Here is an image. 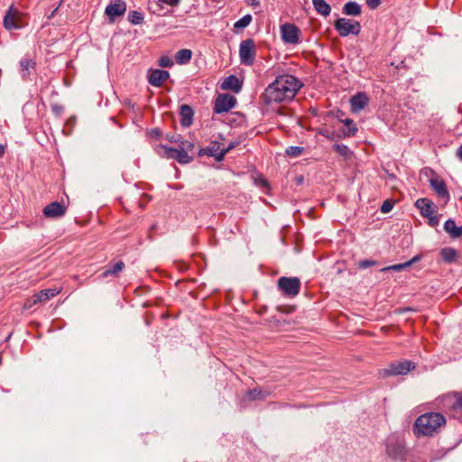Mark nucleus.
Returning <instances> with one entry per match:
<instances>
[{"mask_svg": "<svg viewBox=\"0 0 462 462\" xmlns=\"http://www.w3.org/2000/svg\"><path fill=\"white\" fill-rule=\"evenodd\" d=\"M304 152V148L301 146H289L285 153L290 157H299Z\"/></svg>", "mask_w": 462, "mask_h": 462, "instance_id": "nucleus-38", "label": "nucleus"}, {"mask_svg": "<svg viewBox=\"0 0 462 462\" xmlns=\"http://www.w3.org/2000/svg\"><path fill=\"white\" fill-rule=\"evenodd\" d=\"M269 395V393L261 389H252L246 392V398L249 401L263 400Z\"/></svg>", "mask_w": 462, "mask_h": 462, "instance_id": "nucleus-30", "label": "nucleus"}, {"mask_svg": "<svg viewBox=\"0 0 462 462\" xmlns=\"http://www.w3.org/2000/svg\"><path fill=\"white\" fill-rule=\"evenodd\" d=\"M5 146L0 144V158L3 157V155L5 154Z\"/></svg>", "mask_w": 462, "mask_h": 462, "instance_id": "nucleus-46", "label": "nucleus"}, {"mask_svg": "<svg viewBox=\"0 0 462 462\" xmlns=\"http://www.w3.org/2000/svg\"><path fill=\"white\" fill-rule=\"evenodd\" d=\"M334 25L335 29L342 37H346L349 34L357 35L361 31V25L359 22L346 18H338L335 22Z\"/></svg>", "mask_w": 462, "mask_h": 462, "instance_id": "nucleus-8", "label": "nucleus"}, {"mask_svg": "<svg viewBox=\"0 0 462 462\" xmlns=\"http://www.w3.org/2000/svg\"><path fill=\"white\" fill-rule=\"evenodd\" d=\"M243 82L234 75L226 77L221 84V88L232 90L234 93H239L242 89Z\"/></svg>", "mask_w": 462, "mask_h": 462, "instance_id": "nucleus-18", "label": "nucleus"}, {"mask_svg": "<svg viewBox=\"0 0 462 462\" xmlns=\"http://www.w3.org/2000/svg\"><path fill=\"white\" fill-rule=\"evenodd\" d=\"M281 38L285 44L297 45L300 43V30L291 23L280 26Z\"/></svg>", "mask_w": 462, "mask_h": 462, "instance_id": "nucleus-9", "label": "nucleus"}, {"mask_svg": "<svg viewBox=\"0 0 462 462\" xmlns=\"http://www.w3.org/2000/svg\"><path fill=\"white\" fill-rule=\"evenodd\" d=\"M239 58L241 64L252 66L256 58V46L253 39L242 41L239 45Z\"/></svg>", "mask_w": 462, "mask_h": 462, "instance_id": "nucleus-5", "label": "nucleus"}, {"mask_svg": "<svg viewBox=\"0 0 462 462\" xmlns=\"http://www.w3.org/2000/svg\"><path fill=\"white\" fill-rule=\"evenodd\" d=\"M393 208V203L391 200H384L380 208L382 213H389Z\"/></svg>", "mask_w": 462, "mask_h": 462, "instance_id": "nucleus-41", "label": "nucleus"}, {"mask_svg": "<svg viewBox=\"0 0 462 462\" xmlns=\"http://www.w3.org/2000/svg\"><path fill=\"white\" fill-rule=\"evenodd\" d=\"M252 22V16L250 14H246L236 21L234 24L236 29H243L250 24Z\"/></svg>", "mask_w": 462, "mask_h": 462, "instance_id": "nucleus-37", "label": "nucleus"}, {"mask_svg": "<svg viewBox=\"0 0 462 462\" xmlns=\"http://www.w3.org/2000/svg\"><path fill=\"white\" fill-rule=\"evenodd\" d=\"M346 126V130H343L344 136H354L357 132V127L352 119L346 118L342 121Z\"/></svg>", "mask_w": 462, "mask_h": 462, "instance_id": "nucleus-31", "label": "nucleus"}, {"mask_svg": "<svg viewBox=\"0 0 462 462\" xmlns=\"http://www.w3.org/2000/svg\"><path fill=\"white\" fill-rule=\"evenodd\" d=\"M126 11V4L123 0H115L106 7L105 14L113 23L117 16L123 15Z\"/></svg>", "mask_w": 462, "mask_h": 462, "instance_id": "nucleus-13", "label": "nucleus"}, {"mask_svg": "<svg viewBox=\"0 0 462 462\" xmlns=\"http://www.w3.org/2000/svg\"><path fill=\"white\" fill-rule=\"evenodd\" d=\"M35 61L32 59L25 57L20 61V74L23 79H27L31 72L35 69Z\"/></svg>", "mask_w": 462, "mask_h": 462, "instance_id": "nucleus-22", "label": "nucleus"}, {"mask_svg": "<svg viewBox=\"0 0 462 462\" xmlns=\"http://www.w3.org/2000/svg\"><path fill=\"white\" fill-rule=\"evenodd\" d=\"M277 286L283 295L293 298L300 292V281L297 277H281Z\"/></svg>", "mask_w": 462, "mask_h": 462, "instance_id": "nucleus-7", "label": "nucleus"}, {"mask_svg": "<svg viewBox=\"0 0 462 462\" xmlns=\"http://www.w3.org/2000/svg\"><path fill=\"white\" fill-rule=\"evenodd\" d=\"M300 88L301 83L295 77L288 74L282 75L267 86L263 99L265 104L291 101Z\"/></svg>", "mask_w": 462, "mask_h": 462, "instance_id": "nucleus-1", "label": "nucleus"}, {"mask_svg": "<svg viewBox=\"0 0 462 462\" xmlns=\"http://www.w3.org/2000/svg\"><path fill=\"white\" fill-rule=\"evenodd\" d=\"M446 418L439 412H426L419 416L412 427L416 438L433 437L446 425Z\"/></svg>", "mask_w": 462, "mask_h": 462, "instance_id": "nucleus-2", "label": "nucleus"}, {"mask_svg": "<svg viewBox=\"0 0 462 462\" xmlns=\"http://www.w3.org/2000/svg\"><path fill=\"white\" fill-rule=\"evenodd\" d=\"M429 218V224L431 226H436L439 225V217L437 216H433V214L430 217H427Z\"/></svg>", "mask_w": 462, "mask_h": 462, "instance_id": "nucleus-42", "label": "nucleus"}, {"mask_svg": "<svg viewBox=\"0 0 462 462\" xmlns=\"http://www.w3.org/2000/svg\"><path fill=\"white\" fill-rule=\"evenodd\" d=\"M58 8H59V7L55 8V9L51 12V14L48 16V19H51V18H52V17L55 15V14H56V13H57V11H58Z\"/></svg>", "mask_w": 462, "mask_h": 462, "instance_id": "nucleus-47", "label": "nucleus"}, {"mask_svg": "<svg viewBox=\"0 0 462 462\" xmlns=\"http://www.w3.org/2000/svg\"><path fill=\"white\" fill-rule=\"evenodd\" d=\"M444 230L452 237L458 238L462 236V225L457 226L451 218L448 219L444 224Z\"/></svg>", "mask_w": 462, "mask_h": 462, "instance_id": "nucleus-24", "label": "nucleus"}, {"mask_svg": "<svg viewBox=\"0 0 462 462\" xmlns=\"http://www.w3.org/2000/svg\"><path fill=\"white\" fill-rule=\"evenodd\" d=\"M18 14V11L12 5L6 12L5 17H4V26L6 30H14L19 28L15 22L16 14Z\"/></svg>", "mask_w": 462, "mask_h": 462, "instance_id": "nucleus-20", "label": "nucleus"}, {"mask_svg": "<svg viewBox=\"0 0 462 462\" xmlns=\"http://www.w3.org/2000/svg\"><path fill=\"white\" fill-rule=\"evenodd\" d=\"M192 52L188 49H181L177 51L175 60L178 64L183 65L191 60Z\"/></svg>", "mask_w": 462, "mask_h": 462, "instance_id": "nucleus-29", "label": "nucleus"}, {"mask_svg": "<svg viewBox=\"0 0 462 462\" xmlns=\"http://www.w3.org/2000/svg\"><path fill=\"white\" fill-rule=\"evenodd\" d=\"M236 103V99L233 96L228 94L219 95L215 101L214 112L216 114L227 112L235 106Z\"/></svg>", "mask_w": 462, "mask_h": 462, "instance_id": "nucleus-12", "label": "nucleus"}, {"mask_svg": "<svg viewBox=\"0 0 462 462\" xmlns=\"http://www.w3.org/2000/svg\"><path fill=\"white\" fill-rule=\"evenodd\" d=\"M228 152V149H221L219 150V145L217 143H213L210 146L207 148H202L199 152V156L208 155L214 157L217 162H221L225 155Z\"/></svg>", "mask_w": 462, "mask_h": 462, "instance_id": "nucleus-15", "label": "nucleus"}, {"mask_svg": "<svg viewBox=\"0 0 462 462\" xmlns=\"http://www.w3.org/2000/svg\"><path fill=\"white\" fill-rule=\"evenodd\" d=\"M125 268V263L122 261H118L116 263L107 266L106 269L102 273L101 277L106 278L108 276H117Z\"/></svg>", "mask_w": 462, "mask_h": 462, "instance_id": "nucleus-26", "label": "nucleus"}, {"mask_svg": "<svg viewBox=\"0 0 462 462\" xmlns=\"http://www.w3.org/2000/svg\"><path fill=\"white\" fill-rule=\"evenodd\" d=\"M430 187L435 191L437 196L443 199L444 202H448L449 200V193L448 191L446 183L438 178L430 179Z\"/></svg>", "mask_w": 462, "mask_h": 462, "instance_id": "nucleus-17", "label": "nucleus"}, {"mask_svg": "<svg viewBox=\"0 0 462 462\" xmlns=\"http://www.w3.org/2000/svg\"><path fill=\"white\" fill-rule=\"evenodd\" d=\"M410 266H411V263H398V264H393V265H389V266L383 267L380 271L383 273L389 272V271L401 272Z\"/></svg>", "mask_w": 462, "mask_h": 462, "instance_id": "nucleus-36", "label": "nucleus"}, {"mask_svg": "<svg viewBox=\"0 0 462 462\" xmlns=\"http://www.w3.org/2000/svg\"><path fill=\"white\" fill-rule=\"evenodd\" d=\"M419 260H420V256L416 255L411 260L408 261L407 263H411V265L412 263H416Z\"/></svg>", "mask_w": 462, "mask_h": 462, "instance_id": "nucleus-45", "label": "nucleus"}, {"mask_svg": "<svg viewBox=\"0 0 462 462\" xmlns=\"http://www.w3.org/2000/svg\"><path fill=\"white\" fill-rule=\"evenodd\" d=\"M415 206L420 210L423 217H430L433 214V203L428 199H419L415 202Z\"/></svg>", "mask_w": 462, "mask_h": 462, "instance_id": "nucleus-23", "label": "nucleus"}, {"mask_svg": "<svg viewBox=\"0 0 462 462\" xmlns=\"http://www.w3.org/2000/svg\"><path fill=\"white\" fill-rule=\"evenodd\" d=\"M444 406L447 407L451 416L462 420V392L452 393L442 397Z\"/></svg>", "mask_w": 462, "mask_h": 462, "instance_id": "nucleus-6", "label": "nucleus"}, {"mask_svg": "<svg viewBox=\"0 0 462 462\" xmlns=\"http://www.w3.org/2000/svg\"><path fill=\"white\" fill-rule=\"evenodd\" d=\"M235 147V143H231L226 149H228V152Z\"/></svg>", "mask_w": 462, "mask_h": 462, "instance_id": "nucleus-48", "label": "nucleus"}, {"mask_svg": "<svg viewBox=\"0 0 462 462\" xmlns=\"http://www.w3.org/2000/svg\"><path fill=\"white\" fill-rule=\"evenodd\" d=\"M60 292V290L58 288L42 290L39 292L32 295L30 299L26 300L23 304V308L31 309L32 306H34L38 303L45 302V301L49 300L51 298L55 297Z\"/></svg>", "mask_w": 462, "mask_h": 462, "instance_id": "nucleus-11", "label": "nucleus"}, {"mask_svg": "<svg viewBox=\"0 0 462 462\" xmlns=\"http://www.w3.org/2000/svg\"><path fill=\"white\" fill-rule=\"evenodd\" d=\"M326 137H327V138H332V137H331V134H326Z\"/></svg>", "mask_w": 462, "mask_h": 462, "instance_id": "nucleus-49", "label": "nucleus"}, {"mask_svg": "<svg viewBox=\"0 0 462 462\" xmlns=\"http://www.w3.org/2000/svg\"><path fill=\"white\" fill-rule=\"evenodd\" d=\"M343 13L346 15L357 16L361 14V7L356 2H347L343 7Z\"/></svg>", "mask_w": 462, "mask_h": 462, "instance_id": "nucleus-28", "label": "nucleus"}, {"mask_svg": "<svg viewBox=\"0 0 462 462\" xmlns=\"http://www.w3.org/2000/svg\"><path fill=\"white\" fill-rule=\"evenodd\" d=\"M457 156L462 161V144L458 147L457 151Z\"/></svg>", "mask_w": 462, "mask_h": 462, "instance_id": "nucleus-44", "label": "nucleus"}, {"mask_svg": "<svg viewBox=\"0 0 462 462\" xmlns=\"http://www.w3.org/2000/svg\"><path fill=\"white\" fill-rule=\"evenodd\" d=\"M158 64L160 67H162V68H171V66H173V60H171V57L165 55V56H162L159 59Z\"/></svg>", "mask_w": 462, "mask_h": 462, "instance_id": "nucleus-39", "label": "nucleus"}, {"mask_svg": "<svg viewBox=\"0 0 462 462\" xmlns=\"http://www.w3.org/2000/svg\"><path fill=\"white\" fill-rule=\"evenodd\" d=\"M370 8L374 9L380 5V0H366Z\"/></svg>", "mask_w": 462, "mask_h": 462, "instance_id": "nucleus-43", "label": "nucleus"}, {"mask_svg": "<svg viewBox=\"0 0 462 462\" xmlns=\"http://www.w3.org/2000/svg\"><path fill=\"white\" fill-rule=\"evenodd\" d=\"M386 453L394 460H403L406 455L404 439L396 434L390 435L385 441Z\"/></svg>", "mask_w": 462, "mask_h": 462, "instance_id": "nucleus-3", "label": "nucleus"}, {"mask_svg": "<svg viewBox=\"0 0 462 462\" xmlns=\"http://www.w3.org/2000/svg\"><path fill=\"white\" fill-rule=\"evenodd\" d=\"M326 137H327V138H332V137H331V134H326Z\"/></svg>", "mask_w": 462, "mask_h": 462, "instance_id": "nucleus-50", "label": "nucleus"}, {"mask_svg": "<svg viewBox=\"0 0 462 462\" xmlns=\"http://www.w3.org/2000/svg\"><path fill=\"white\" fill-rule=\"evenodd\" d=\"M368 97L365 93H357L350 99L351 109L353 112H359L368 104Z\"/></svg>", "mask_w": 462, "mask_h": 462, "instance_id": "nucleus-19", "label": "nucleus"}, {"mask_svg": "<svg viewBox=\"0 0 462 462\" xmlns=\"http://www.w3.org/2000/svg\"><path fill=\"white\" fill-rule=\"evenodd\" d=\"M170 77L167 70L162 69H150L148 81L152 86L161 87Z\"/></svg>", "mask_w": 462, "mask_h": 462, "instance_id": "nucleus-16", "label": "nucleus"}, {"mask_svg": "<svg viewBox=\"0 0 462 462\" xmlns=\"http://www.w3.org/2000/svg\"><path fill=\"white\" fill-rule=\"evenodd\" d=\"M193 109L188 105H182L180 109V124L184 127H189L192 124Z\"/></svg>", "mask_w": 462, "mask_h": 462, "instance_id": "nucleus-21", "label": "nucleus"}, {"mask_svg": "<svg viewBox=\"0 0 462 462\" xmlns=\"http://www.w3.org/2000/svg\"><path fill=\"white\" fill-rule=\"evenodd\" d=\"M128 21L132 24H140L143 21V15L140 12L131 11L128 14Z\"/></svg>", "mask_w": 462, "mask_h": 462, "instance_id": "nucleus-35", "label": "nucleus"}, {"mask_svg": "<svg viewBox=\"0 0 462 462\" xmlns=\"http://www.w3.org/2000/svg\"><path fill=\"white\" fill-rule=\"evenodd\" d=\"M377 263L374 260H361L358 262L357 266L359 269H366L368 267L375 265Z\"/></svg>", "mask_w": 462, "mask_h": 462, "instance_id": "nucleus-40", "label": "nucleus"}, {"mask_svg": "<svg viewBox=\"0 0 462 462\" xmlns=\"http://www.w3.org/2000/svg\"><path fill=\"white\" fill-rule=\"evenodd\" d=\"M441 256L445 262L451 263L455 261L457 253L453 248H444L441 251Z\"/></svg>", "mask_w": 462, "mask_h": 462, "instance_id": "nucleus-33", "label": "nucleus"}, {"mask_svg": "<svg viewBox=\"0 0 462 462\" xmlns=\"http://www.w3.org/2000/svg\"><path fill=\"white\" fill-rule=\"evenodd\" d=\"M415 368V364L409 360H400L391 363L388 367L380 371V374L383 377L405 375Z\"/></svg>", "mask_w": 462, "mask_h": 462, "instance_id": "nucleus-4", "label": "nucleus"}, {"mask_svg": "<svg viewBox=\"0 0 462 462\" xmlns=\"http://www.w3.org/2000/svg\"><path fill=\"white\" fill-rule=\"evenodd\" d=\"M157 152L169 159H174L180 164H187L192 161V156L189 155L185 151L179 150L178 148H171L166 145H159Z\"/></svg>", "mask_w": 462, "mask_h": 462, "instance_id": "nucleus-10", "label": "nucleus"}, {"mask_svg": "<svg viewBox=\"0 0 462 462\" xmlns=\"http://www.w3.org/2000/svg\"><path fill=\"white\" fill-rule=\"evenodd\" d=\"M66 206L60 202L54 201L48 204L42 210L44 217L48 218L61 217L66 213Z\"/></svg>", "mask_w": 462, "mask_h": 462, "instance_id": "nucleus-14", "label": "nucleus"}, {"mask_svg": "<svg viewBox=\"0 0 462 462\" xmlns=\"http://www.w3.org/2000/svg\"><path fill=\"white\" fill-rule=\"evenodd\" d=\"M180 0H150L149 8L153 13H159L162 10V4H166L171 6H176L179 5Z\"/></svg>", "mask_w": 462, "mask_h": 462, "instance_id": "nucleus-25", "label": "nucleus"}, {"mask_svg": "<svg viewBox=\"0 0 462 462\" xmlns=\"http://www.w3.org/2000/svg\"><path fill=\"white\" fill-rule=\"evenodd\" d=\"M333 149L345 159H348L352 155L350 149L346 144L336 143L333 145Z\"/></svg>", "mask_w": 462, "mask_h": 462, "instance_id": "nucleus-32", "label": "nucleus"}, {"mask_svg": "<svg viewBox=\"0 0 462 462\" xmlns=\"http://www.w3.org/2000/svg\"><path fill=\"white\" fill-rule=\"evenodd\" d=\"M175 143H178V149L181 151H185L189 154L194 149V143L188 140H174Z\"/></svg>", "mask_w": 462, "mask_h": 462, "instance_id": "nucleus-34", "label": "nucleus"}, {"mask_svg": "<svg viewBox=\"0 0 462 462\" xmlns=\"http://www.w3.org/2000/svg\"><path fill=\"white\" fill-rule=\"evenodd\" d=\"M314 9L321 15L328 16L331 12L330 5L324 0H312Z\"/></svg>", "mask_w": 462, "mask_h": 462, "instance_id": "nucleus-27", "label": "nucleus"}]
</instances>
